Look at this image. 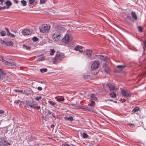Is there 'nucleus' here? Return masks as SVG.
<instances>
[{
    "instance_id": "nucleus-46",
    "label": "nucleus",
    "mask_w": 146,
    "mask_h": 146,
    "mask_svg": "<svg viewBox=\"0 0 146 146\" xmlns=\"http://www.w3.org/2000/svg\"><path fill=\"white\" fill-rule=\"evenodd\" d=\"M38 89L40 91H41L42 90V88L41 87H38Z\"/></svg>"
},
{
    "instance_id": "nucleus-26",
    "label": "nucleus",
    "mask_w": 146,
    "mask_h": 146,
    "mask_svg": "<svg viewBox=\"0 0 146 146\" xmlns=\"http://www.w3.org/2000/svg\"><path fill=\"white\" fill-rule=\"evenodd\" d=\"M139 108L138 107H136L135 108L132 110V112L133 113H135L137 111L139 110Z\"/></svg>"
},
{
    "instance_id": "nucleus-56",
    "label": "nucleus",
    "mask_w": 146,
    "mask_h": 146,
    "mask_svg": "<svg viewBox=\"0 0 146 146\" xmlns=\"http://www.w3.org/2000/svg\"><path fill=\"white\" fill-rule=\"evenodd\" d=\"M0 2H1V4H2L3 2V0H0Z\"/></svg>"
},
{
    "instance_id": "nucleus-43",
    "label": "nucleus",
    "mask_w": 146,
    "mask_h": 146,
    "mask_svg": "<svg viewBox=\"0 0 146 146\" xmlns=\"http://www.w3.org/2000/svg\"><path fill=\"white\" fill-rule=\"evenodd\" d=\"M5 113V111L3 110H0V114H3Z\"/></svg>"
},
{
    "instance_id": "nucleus-24",
    "label": "nucleus",
    "mask_w": 146,
    "mask_h": 146,
    "mask_svg": "<svg viewBox=\"0 0 146 146\" xmlns=\"http://www.w3.org/2000/svg\"><path fill=\"white\" fill-rule=\"evenodd\" d=\"M47 69L46 68H42L40 69V71L41 73H44L46 72L47 71Z\"/></svg>"
},
{
    "instance_id": "nucleus-52",
    "label": "nucleus",
    "mask_w": 146,
    "mask_h": 146,
    "mask_svg": "<svg viewBox=\"0 0 146 146\" xmlns=\"http://www.w3.org/2000/svg\"><path fill=\"white\" fill-rule=\"evenodd\" d=\"M64 146H71L70 145H69L68 144H64Z\"/></svg>"
},
{
    "instance_id": "nucleus-20",
    "label": "nucleus",
    "mask_w": 146,
    "mask_h": 146,
    "mask_svg": "<svg viewBox=\"0 0 146 146\" xmlns=\"http://www.w3.org/2000/svg\"><path fill=\"white\" fill-rule=\"evenodd\" d=\"M110 95L112 98H115L116 96L115 93L114 92L110 93Z\"/></svg>"
},
{
    "instance_id": "nucleus-42",
    "label": "nucleus",
    "mask_w": 146,
    "mask_h": 146,
    "mask_svg": "<svg viewBox=\"0 0 146 146\" xmlns=\"http://www.w3.org/2000/svg\"><path fill=\"white\" fill-rule=\"evenodd\" d=\"M23 46L24 47H25V48H26L27 50H29V49H30V47H29L27 46L26 45H25L24 44L23 45Z\"/></svg>"
},
{
    "instance_id": "nucleus-16",
    "label": "nucleus",
    "mask_w": 146,
    "mask_h": 146,
    "mask_svg": "<svg viewBox=\"0 0 146 146\" xmlns=\"http://www.w3.org/2000/svg\"><path fill=\"white\" fill-rule=\"evenodd\" d=\"M90 97L92 100H94L95 101H96L97 100V97L96 96V95L94 94H90Z\"/></svg>"
},
{
    "instance_id": "nucleus-27",
    "label": "nucleus",
    "mask_w": 146,
    "mask_h": 146,
    "mask_svg": "<svg viewBox=\"0 0 146 146\" xmlns=\"http://www.w3.org/2000/svg\"><path fill=\"white\" fill-rule=\"evenodd\" d=\"M6 4L7 5L9 6L12 5V3L10 1L8 0L6 2Z\"/></svg>"
},
{
    "instance_id": "nucleus-41",
    "label": "nucleus",
    "mask_w": 146,
    "mask_h": 146,
    "mask_svg": "<svg viewBox=\"0 0 146 146\" xmlns=\"http://www.w3.org/2000/svg\"><path fill=\"white\" fill-rule=\"evenodd\" d=\"M15 103H17V104L20 103V104H21V103H22L23 102L22 101H21L20 100H16V101H15Z\"/></svg>"
},
{
    "instance_id": "nucleus-58",
    "label": "nucleus",
    "mask_w": 146,
    "mask_h": 146,
    "mask_svg": "<svg viewBox=\"0 0 146 146\" xmlns=\"http://www.w3.org/2000/svg\"><path fill=\"white\" fill-rule=\"evenodd\" d=\"M144 44L145 45V46L146 47V42H144Z\"/></svg>"
},
{
    "instance_id": "nucleus-34",
    "label": "nucleus",
    "mask_w": 146,
    "mask_h": 146,
    "mask_svg": "<svg viewBox=\"0 0 146 146\" xmlns=\"http://www.w3.org/2000/svg\"><path fill=\"white\" fill-rule=\"evenodd\" d=\"M33 40L34 41L36 42L38 40V38L36 36H34L32 38Z\"/></svg>"
},
{
    "instance_id": "nucleus-22",
    "label": "nucleus",
    "mask_w": 146,
    "mask_h": 146,
    "mask_svg": "<svg viewBox=\"0 0 146 146\" xmlns=\"http://www.w3.org/2000/svg\"><path fill=\"white\" fill-rule=\"evenodd\" d=\"M82 137L83 138H87L88 137V135L85 133H84L82 134Z\"/></svg>"
},
{
    "instance_id": "nucleus-23",
    "label": "nucleus",
    "mask_w": 146,
    "mask_h": 146,
    "mask_svg": "<svg viewBox=\"0 0 146 146\" xmlns=\"http://www.w3.org/2000/svg\"><path fill=\"white\" fill-rule=\"evenodd\" d=\"M117 68L120 70H122L124 69L125 67V65H117Z\"/></svg>"
},
{
    "instance_id": "nucleus-32",
    "label": "nucleus",
    "mask_w": 146,
    "mask_h": 146,
    "mask_svg": "<svg viewBox=\"0 0 146 146\" xmlns=\"http://www.w3.org/2000/svg\"><path fill=\"white\" fill-rule=\"evenodd\" d=\"M28 106L31 108H36V105L34 104H32L31 105H29Z\"/></svg>"
},
{
    "instance_id": "nucleus-54",
    "label": "nucleus",
    "mask_w": 146,
    "mask_h": 146,
    "mask_svg": "<svg viewBox=\"0 0 146 146\" xmlns=\"http://www.w3.org/2000/svg\"><path fill=\"white\" fill-rule=\"evenodd\" d=\"M126 101V100L125 99H123L122 101V103H123L125 102Z\"/></svg>"
},
{
    "instance_id": "nucleus-17",
    "label": "nucleus",
    "mask_w": 146,
    "mask_h": 146,
    "mask_svg": "<svg viewBox=\"0 0 146 146\" xmlns=\"http://www.w3.org/2000/svg\"><path fill=\"white\" fill-rule=\"evenodd\" d=\"M13 44V43L11 41L7 42H5V46H12Z\"/></svg>"
},
{
    "instance_id": "nucleus-12",
    "label": "nucleus",
    "mask_w": 146,
    "mask_h": 146,
    "mask_svg": "<svg viewBox=\"0 0 146 146\" xmlns=\"http://www.w3.org/2000/svg\"><path fill=\"white\" fill-rule=\"evenodd\" d=\"M92 53V50H86V52H84V53L86 54V56L88 58H91Z\"/></svg>"
},
{
    "instance_id": "nucleus-2",
    "label": "nucleus",
    "mask_w": 146,
    "mask_h": 146,
    "mask_svg": "<svg viewBox=\"0 0 146 146\" xmlns=\"http://www.w3.org/2000/svg\"><path fill=\"white\" fill-rule=\"evenodd\" d=\"M50 28V27L49 25L44 24L42 25L39 29L41 32L46 33L48 32Z\"/></svg>"
},
{
    "instance_id": "nucleus-63",
    "label": "nucleus",
    "mask_w": 146,
    "mask_h": 146,
    "mask_svg": "<svg viewBox=\"0 0 146 146\" xmlns=\"http://www.w3.org/2000/svg\"><path fill=\"white\" fill-rule=\"evenodd\" d=\"M65 119L66 120H67V118H66Z\"/></svg>"
},
{
    "instance_id": "nucleus-49",
    "label": "nucleus",
    "mask_w": 146,
    "mask_h": 146,
    "mask_svg": "<svg viewBox=\"0 0 146 146\" xmlns=\"http://www.w3.org/2000/svg\"><path fill=\"white\" fill-rule=\"evenodd\" d=\"M11 37H14L15 36V35L12 33H11V35L10 36Z\"/></svg>"
},
{
    "instance_id": "nucleus-40",
    "label": "nucleus",
    "mask_w": 146,
    "mask_h": 146,
    "mask_svg": "<svg viewBox=\"0 0 146 146\" xmlns=\"http://www.w3.org/2000/svg\"><path fill=\"white\" fill-rule=\"evenodd\" d=\"M127 125H128L129 126L132 127H133L135 126L134 124L132 123H128L127 124Z\"/></svg>"
},
{
    "instance_id": "nucleus-13",
    "label": "nucleus",
    "mask_w": 146,
    "mask_h": 146,
    "mask_svg": "<svg viewBox=\"0 0 146 146\" xmlns=\"http://www.w3.org/2000/svg\"><path fill=\"white\" fill-rule=\"evenodd\" d=\"M31 32L29 29H25L22 31V33L24 35H28L31 33Z\"/></svg>"
},
{
    "instance_id": "nucleus-60",
    "label": "nucleus",
    "mask_w": 146,
    "mask_h": 146,
    "mask_svg": "<svg viewBox=\"0 0 146 146\" xmlns=\"http://www.w3.org/2000/svg\"><path fill=\"white\" fill-rule=\"evenodd\" d=\"M127 18H129H129H130V17H127Z\"/></svg>"
},
{
    "instance_id": "nucleus-9",
    "label": "nucleus",
    "mask_w": 146,
    "mask_h": 146,
    "mask_svg": "<svg viewBox=\"0 0 146 146\" xmlns=\"http://www.w3.org/2000/svg\"><path fill=\"white\" fill-rule=\"evenodd\" d=\"M121 94L122 96L127 98H129L131 96L130 94L128 91L123 89L121 91Z\"/></svg>"
},
{
    "instance_id": "nucleus-1",
    "label": "nucleus",
    "mask_w": 146,
    "mask_h": 146,
    "mask_svg": "<svg viewBox=\"0 0 146 146\" xmlns=\"http://www.w3.org/2000/svg\"><path fill=\"white\" fill-rule=\"evenodd\" d=\"M56 27L58 30L53 34L52 38L54 40L57 41L60 40L62 38L61 31H65V29L59 25H58Z\"/></svg>"
},
{
    "instance_id": "nucleus-62",
    "label": "nucleus",
    "mask_w": 146,
    "mask_h": 146,
    "mask_svg": "<svg viewBox=\"0 0 146 146\" xmlns=\"http://www.w3.org/2000/svg\"><path fill=\"white\" fill-rule=\"evenodd\" d=\"M83 77L84 78H85L86 77H85V76H83Z\"/></svg>"
},
{
    "instance_id": "nucleus-10",
    "label": "nucleus",
    "mask_w": 146,
    "mask_h": 146,
    "mask_svg": "<svg viewBox=\"0 0 146 146\" xmlns=\"http://www.w3.org/2000/svg\"><path fill=\"white\" fill-rule=\"evenodd\" d=\"M110 91H116L118 89L116 87L114 84H112L110 83H108L107 84Z\"/></svg>"
},
{
    "instance_id": "nucleus-4",
    "label": "nucleus",
    "mask_w": 146,
    "mask_h": 146,
    "mask_svg": "<svg viewBox=\"0 0 146 146\" xmlns=\"http://www.w3.org/2000/svg\"><path fill=\"white\" fill-rule=\"evenodd\" d=\"M64 57V56L63 54L60 53V52H58L56 53L54 57V60L56 62H59L62 60V59Z\"/></svg>"
},
{
    "instance_id": "nucleus-19",
    "label": "nucleus",
    "mask_w": 146,
    "mask_h": 146,
    "mask_svg": "<svg viewBox=\"0 0 146 146\" xmlns=\"http://www.w3.org/2000/svg\"><path fill=\"white\" fill-rule=\"evenodd\" d=\"M98 58L102 59L103 60L105 61L106 60V59H107L106 56H104L102 55H98Z\"/></svg>"
},
{
    "instance_id": "nucleus-47",
    "label": "nucleus",
    "mask_w": 146,
    "mask_h": 146,
    "mask_svg": "<svg viewBox=\"0 0 146 146\" xmlns=\"http://www.w3.org/2000/svg\"><path fill=\"white\" fill-rule=\"evenodd\" d=\"M7 35L8 36H10L11 35V33L9 32V31L7 32Z\"/></svg>"
},
{
    "instance_id": "nucleus-18",
    "label": "nucleus",
    "mask_w": 146,
    "mask_h": 146,
    "mask_svg": "<svg viewBox=\"0 0 146 146\" xmlns=\"http://www.w3.org/2000/svg\"><path fill=\"white\" fill-rule=\"evenodd\" d=\"M131 15L135 19H137V17L135 12L132 11L131 12Z\"/></svg>"
},
{
    "instance_id": "nucleus-59",
    "label": "nucleus",
    "mask_w": 146,
    "mask_h": 146,
    "mask_svg": "<svg viewBox=\"0 0 146 146\" xmlns=\"http://www.w3.org/2000/svg\"><path fill=\"white\" fill-rule=\"evenodd\" d=\"M2 7L0 6V10H2Z\"/></svg>"
},
{
    "instance_id": "nucleus-36",
    "label": "nucleus",
    "mask_w": 146,
    "mask_h": 146,
    "mask_svg": "<svg viewBox=\"0 0 146 146\" xmlns=\"http://www.w3.org/2000/svg\"><path fill=\"white\" fill-rule=\"evenodd\" d=\"M41 98L42 97L41 96H39L35 98V99L37 101H38L39 100L41 99Z\"/></svg>"
},
{
    "instance_id": "nucleus-48",
    "label": "nucleus",
    "mask_w": 146,
    "mask_h": 146,
    "mask_svg": "<svg viewBox=\"0 0 146 146\" xmlns=\"http://www.w3.org/2000/svg\"><path fill=\"white\" fill-rule=\"evenodd\" d=\"M40 108V106H36V108L37 110L39 109Z\"/></svg>"
},
{
    "instance_id": "nucleus-14",
    "label": "nucleus",
    "mask_w": 146,
    "mask_h": 146,
    "mask_svg": "<svg viewBox=\"0 0 146 146\" xmlns=\"http://www.w3.org/2000/svg\"><path fill=\"white\" fill-rule=\"evenodd\" d=\"M45 117L46 118L47 117V116L48 115H49L51 114L54 117H55V116L53 114V113H52L51 111L49 110H46L45 111Z\"/></svg>"
},
{
    "instance_id": "nucleus-15",
    "label": "nucleus",
    "mask_w": 146,
    "mask_h": 146,
    "mask_svg": "<svg viewBox=\"0 0 146 146\" xmlns=\"http://www.w3.org/2000/svg\"><path fill=\"white\" fill-rule=\"evenodd\" d=\"M83 48L82 46L77 45L74 48V49L76 51H78L80 52H82L83 51L81 50Z\"/></svg>"
},
{
    "instance_id": "nucleus-38",
    "label": "nucleus",
    "mask_w": 146,
    "mask_h": 146,
    "mask_svg": "<svg viewBox=\"0 0 146 146\" xmlns=\"http://www.w3.org/2000/svg\"><path fill=\"white\" fill-rule=\"evenodd\" d=\"M38 58L40 60H44V57L43 55H41Z\"/></svg>"
},
{
    "instance_id": "nucleus-33",
    "label": "nucleus",
    "mask_w": 146,
    "mask_h": 146,
    "mask_svg": "<svg viewBox=\"0 0 146 146\" xmlns=\"http://www.w3.org/2000/svg\"><path fill=\"white\" fill-rule=\"evenodd\" d=\"M137 28L139 31L140 32H142L143 28L139 26L137 27Z\"/></svg>"
},
{
    "instance_id": "nucleus-53",
    "label": "nucleus",
    "mask_w": 146,
    "mask_h": 146,
    "mask_svg": "<svg viewBox=\"0 0 146 146\" xmlns=\"http://www.w3.org/2000/svg\"><path fill=\"white\" fill-rule=\"evenodd\" d=\"M71 105L73 106H76V105L75 104H72Z\"/></svg>"
},
{
    "instance_id": "nucleus-31",
    "label": "nucleus",
    "mask_w": 146,
    "mask_h": 146,
    "mask_svg": "<svg viewBox=\"0 0 146 146\" xmlns=\"http://www.w3.org/2000/svg\"><path fill=\"white\" fill-rule=\"evenodd\" d=\"M65 119H66V118H67V120L70 121H72L73 120V118L71 116H70L68 117H64Z\"/></svg>"
},
{
    "instance_id": "nucleus-44",
    "label": "nucleus",
    "mask_w": 146,
    "mask_h": 146,
    "mask_svg": "<svg viewBox=\"0 0 146 146\" xmlns=\"http://www.w3.org/2000/svg\"><path fill=\"white\" fill-rule=\"evenodd\" d=\"M15 91L16 92H23V91L21 90H15Z\"/></svg>"
},
{
    "instance_id": "nucleus-3",
    "label": "nucleus",
    "mask_w": 146,
    "mask_h": 146,
    "mask_svg": "<svg viewBox=\"0 0 146 146\" xmlns=\"http://www.w3.org/2000/svg\"><path fill=\"white\" fill-rule=\"evenodd\" d=\"M72 36L71 35L66 34L62 39V41L64 43L68 44L72 40Z\"/></svg>"
},
{
    "instance_id": "nucleus-61",
    "label": "nucleus",
    "mask_w": 146,
    "mask_h": 146,
    "mask_svg": "<svg viewBox=\"0 0 146 146\" xmlns=\"http://www.w3.org/2000/svg\"><path fill=\"white\" fill-rule=\"evenodd\" d=\"M146 60V59H144V60H143L144 61H145Z\"/></svg>"
},
{
    "instance_id": "nucleus-21",
    "label": "nucleus",
    "mask_w": 146,
    "mask_h": 146,
    "mask_svg": "<svg viewBox=\"0 0 146 146\" xmlns=\"http://www.w3.org/2000/svg\"><path fill=\"white\" fill-rule=\"evenodd\" d=\"M48 103L50 104L51 105L54 106H57V105L56 104L54 103V102L51 101H48Z\"/></svg>"
},
{
    "instance_id": "nucleus-64",
    "label": "nucleus",
    "mask_w": 146,
    "mask_h": 146,
    "mask_svg": "<svg viewBox=\"0 0 146 146\" xmlns=\"http://www.w3.org/2000/svg\"><path fill=\"white\" fill-rule=\"evenodd\" d=\"M9 8V7H7V9H8Z\"/></svg>"
},
{
    "instance_id": "nucleus-35",
    "label": "nucleus",
    "mask_w": 146,
    "mask_h": 146,
    "mask_svg": "<svg viewBox=\"0 0 146 146\" xmlns=\"http://www.w3.org/2000/svg\"><path fill=\"white\" fill-rule=\"evenodd\" d=\"M1 34L2 36H4L5 35L6 33L5 31H2L1 32Z\"/></svg>"
},
{
    "instance_id": "nucleus-8",
    "label": "nucleus",
    "mask_w": 146,
    "mask_h": 146,
    "mask_svg": "<svg viewBox=\"0 0 146 146\" xmlns=\"http://www.w3.org/2000/svg\"><path fill=\"white\" fill-rule=\"evenodd\" d=\"M6 74V73L4 70L0 68V80L3 82L5 81V76Z\"/></svg>"
},
{
    "instance_id": "nucleus-37",
    "label": "nucleus",
    "mask_w": 146,
    "mask_h": 146,
    "mask_svg": "<svg viewBox=\"0 0 146 146\" xmlns=\"http://www.w3.org/2000/svg\"><path fill=\"white\" fill-rule=\"evenodd\" d=\"M35 0H29V4H33L34 3Z\"/></svg>"
},
{
    "instance_id": "nucleus-55",
    "label": "nucleus",
    "mask_w": 146,
    "mask_h": 146,
    "mask_svg": "<svg viewBox=\"0 0 146 146\" xmlns=\"http://www.w3.org/2000/svg\"><path fill=\"white\" fill-rule=\"evenodd\" d=\"M2 10L4 9H5V8H6V6H4V7H2Z\"/></svg>"
},
{
    "instance_id": "nucleus-5",
    "label": "nucleus",
    "mask_w": 146,
    "mask_h": 146,
    "mask_svg": "<svg viewBox=\"0 0 146 146\" xmlns=\"http://www.w3.org/2000/svg\"><path fill=\"white\" fill-rule=\"evenodd\" d=\"M2 60L4 63L9 66H15L16 65V63L15 61L10 59L5 60L4 59H2Z\"/></svg>"
},
{
    "instance_id": "nucleus-29",
    "label": "nucleus",
    "mask_w": 146,
    "mask_h": 146,
    "mask_svg": "<svg viewBox=\"0 0 146 146\" xmlns=\"http://www.w3.org/2000/svg\"><path fill=\"white\" fill-rule=\"evenodd\" d=\"M55 52V51L54 49H51L50 50V54L51 55H52L54 54V53Z\"/></svg>"
},
{
    "instance_id": "nucleus-30",
    "label": "nucleus",
    "mask_w": 146,
    "mask_h": 146,
    "mask_svg": "<svg viewBox=\"0 0 146 146\" xmlns=\"http://www.w3.org/2000/svg\"><path fill=\"white\" fill-rule=\"evenodd\" d=\"M21 2L23 6H25L27 5L26 1L24 0L21 1Z\"/></svg>"
},
{
    "instance_id": "nucleus-39",
    "label": "nucleus",
    "mask_w": 146,
    "mask_h": 146,
    "mask_svg": "<svg viewBox=\"0 0 146 146\" xmlns=\"http://www.w3.org/2000/svg\"><path fill=\"white\" fill-rule=\"evenodd\" d=\"M45 2V0H40V4H43Z\"/></svg>"
},
{
    "instance_id": "nucleus-57",
    "label": "nucleus",
    "mask_w": 146,
    "mask_h": 146,
    "mask_svg": "<svg viewBox=\"0 0 146 146\" xmlns=\"http://www.w3.org/2000/svg\"><path fill=\"white\" fill-rule=\"evenodd\" d=\"M5 29L6 30L7 32L9 31L8 28H5Z\"/></svg>"
},
{
    "instance_id": "nucleus-28",
    "label": "nucleus",
    "mask_w": 146,
    "mask_h": 146,
    "mask_svg": "<svg viewBox=\"0 0 146 146\" xmlns=\"http://www.w3.org/2000/svg\"><path fill=\"white\" fill-rule=\"evenodd\" d=\"M95 105V102L94 101H92L90 103L88 104V105L92 107L94 106Z\"/></svg>"
},
{
    "instance_id": "nucleus-45",
    "label": "nucleus",
    "mask_w": 146,
    "mask_h": 146,
    "mask_svg": "<svg viewBox=\"0 0 146 146\" xmlns=\"http://www.w3.org/2000/svg\"><path fill=\"white\" fill-rule=\"evenodd\" d=\"M5 42V41L4 40H2L1 41V44H4V45H5V42Z\"/></svg>"
},
{
    "instance_id": "nucleus-7",
    "label": "nucleus",
    "mask_w": 146,
    "mask_h": 146,
    "mask_svg": "<svg viewBox=\"0 0 146 146\" xmlns=\"http://www.w3.org/2000/svg\"><path fill=\"white\" fill-rule=\"evenodd\" d=\"M100 64L98 60H95L93 63L91 69L92 70H94L98 68Z\"/></svg>"
},
{
    "instance_id": "nucleus-50",
    "label": "nucleus",
    "mask_w": 146,
    "mask_h": 146,
    "mask_svg": "<svg viewBox=\"0 0 146 146\" xmlns=\"http://www.w3.org/2000/svg\"><path fill=\"white\" fill-rule=\"evenodd\" d=\"M14 1L17 4L18 3V1L17 0H14Z\"/></svg>"
},
{
    "instance_id": "nucleus-51",
    "label": "nucleus",
    "mask_w": 146,
    "mask_h": 146,
    "mask_svg": "<svg viewBox=\"0 0 146 146\" xmlns=\"http://www.w3.org/2000/svg\"><path fill=\"white\" fill-rule=\"evenodd\" d=\"M54 124H52L51 125L50 127L51 128H53V127H54Z\"/></svg>"
},
{
    "instance_id": "nucleus-25",
    "label": "nucleus",
    "mask_w": 146,
    "mask_h": 146,
    "mask_svg": "<svg viewBox=\"0 0 146 146\" xmlns=\"http://www.w3.org/2000/svg\"><path fill=\"white\" fill-rule=\"evenodd\" d=\"M56 100L58 102L63 101L64 100V99L63 97H61L57 98Z\"/></svg>"
},
{
    "instance_id": "nucleus-11",
    "label": "nucleus",
    "mask_w": 146,
    "mask_h": 146,
    "mask_svg": "<svg viewBox=\"0 0 146 146\" xmlns=\"http://www.w3.org/2000/svg\"><path fill=\"white\" fill-rule=\"evenodd\" d=\"M103 67L105 72L107 74L110 73V70L108 66L106 63H104Z\"/></svg>"
},
{
    "instance_id": "nucleus-6",
    "label": "nucleus",
    "mask_w": 146,
    "mask_h": 146,
    "mask_svg": "<svg viewBox=\"0 0 146 146\" xmlns=\"http://www.w3.org/2000/svg\"><path fill=\"white\" fill-rule=\"evenodd\" d=\"M11 144L7 142L3 138L0 139V146H9Z\"/></svg>"
}]
</instances>
